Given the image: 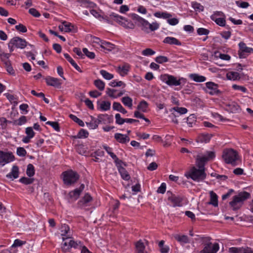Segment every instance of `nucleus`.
I'll return each mask as SVG.
<instances>
[{"label":"nucleus","mask_w":253,"mask_h":253,"mask_svg":"<svg viewBox=\"0 0 253 253\" xmlns=\"http://www.w3.org/2000/svg\"><path fill=\"white\" fill-rule=\"evenodd\" d=\"M44 80L48 85L52 86L57 88H59L62 84L59 79L51 76L46 77L44 78Z\"/></svg>","instance_id":"obj_17"},{"label":"nucleus","mask_w":253,"mask_h":253,"mask_svg":"<svg viewBox=\"0 0 253 253\" xmlns=\"http://www.w3.org/2000/svg\"><path fill=\"white\" fill-rule=\"evenodd\" d=\"M135 247L137 253H144L145 246L141 241H138L135 244Z\"/></svg>","instance_id":"obj_45"},{"label":"nucleus","mask_w":253,"mask_h":253,"mask_svg":"<svg viewBox=\"0 0 253 253\" xmlns=\"http://www.w3.org/2000/svg\"><path fill=\"white\" fill-rule=\"evenodd\" d=\"M113 109L114 110H117L123 114L127 113V111L122 106L121 103L117 102H114L113 104Z\"/></svg>","instance_id":"obj_34"},{"label":"nucleus","mask_w":253,"mask_h":253,"mask_svg":"<svg viewBox=\"0 0 253 253\" xmlns=\"http://www.w3.org/2000/svg\"><path fill=\"white\" fill-rule=\"evenodd\" d=\"M189 77L196 82H204L206 80V78L205 76L199 75L197 74H190Z\"/></svg>","instance_id":"obj_29"},{"label":"nucleus","mask_w":253,"mask_h":253,"mask_svg":"<svg viewBox=\"0 0 253 253\" xmlns=\"http://www.w3.org/2000/svg\"><path fill=\"white\" fill-rule=\"evenodd\" d=\"M27 42L19 37H16L10 40V44H13L18 48H24L27 46Z\"/></svg>","instance_id":"obj_16"},{"label":"nucleus","mask_w":253,"mask_h":253,"mask_svg":"<svg viewBox=\"0 0 253 253\" xmlns=\"http://www.w3.org/2000/svg\"><path fill=\"white\" fill-rule=\"evenodd\" d=\"M92 200L91 196L86 193L78 203L79 207L83 208L89 206V203Z\"/></svg>","instance_id":"obj_18"},{"label":"nucleus","mask_w":253,"mask_h":253,"mask_svg":"<svg viewBox=\"0 0 253 253\" xmlns=\"http://www.w3.org/2000/svg\"><path fill=\"white\" fill-rule=\"evenodd\" d=\"M6 177L11 179H16L19 176V168L17 166H13L11 172L6 175Z\"/></svg>","instance_id":"obj_22"},{"label":"nucleus","mask_w":253,"mask_h":253,"mask_svg":"<svg viewBox=\"0 0 253 253\" xmlns=\"http://www.w3.org/2000/svg\"><path fill=\"white\" fill-rule=\"evenodd\" d=\"M10 55V54L9 53H6L3 52H0V60L4 64V66L7 65V64L11 63V62L9 59Z\"/></svg>","instance_id":"obj_30"},{"label":"nucleus","mask_w":253,"mask_h":253,"mask_svg":"<svg viewBox=\"0 0 253 253\" xmlns=\"http://www.w3.org/2000/svg\"><path fill=\"white\" fill-rule=\"evenodd\" d=\"M64 56L78 71L82 72L80 67L68 53H64Z\"/></svg>","instance_id":"obj_33"},{"label":"nucleus","mask_w":253,"mask_h":253,"mask_svg":"<svg viewBox=\"0 0 253 253\" xmlns=\"http://www.w3.org/2000/svg\"><path fill=\"white\" fill-rule=\"evenodd\" d=\"M155 52L152 49L148 48L142 51V55L144 56H150L154 54Z\"/></svg>","instance_id":"obj_62"},{"label":"nucleus","mask_w":253,"mask_h":253,"mask_svg":"<svg viewBox=\"0 0 253 253\" xmlns=\"http://www.w3.org/2000/svg\"><path fill=\"white\" fill-rule=\"evenodd\" d=\"M14 156L11 152H5L0 150V166L3 167L14 160Z\"/></svg>","instance_id":"obj_9"},{"label":"nucleus","mask_w":253,"mask_h":253,"mask_svg":"<svg viewBox=\"0 0 253 253\" xmlns=\"http://www.w3.org/2000/svg\"><path fill=\"white\" fill-rule=\"evenodd\" d=\"M113 18H115L116 22L126 29H133L135 27L134 24L131 21L126 20L123 16L113 15Z\"/></svg>","instance_id":"obj_12"},{"label":"nucleus","mask_w":253,"mask_h":253,"mask_svg":"<svg viewBox=\"0 0 253 253\" xmlns=\"http://www.w3.org/2000/svg\"><path fill=\"white\" fill-rule=\"evenodd\" d=\"M110 118L107 114H100L97 119L99 124L101 123L105 124L106 122H110Z\"/></svg>","instance_id":"obj_37"},{"label":"nucleus","mask_w":253,"mask_h":253,"mask_svg":"<svg viewBox=\"0 0 253 253\" xmlns=\"http://www.w3.org/2000/svg\"><path fill=\"white\" fill-rule=\"evenodd\" d=\"M222 158L225 162L233 166L237 165V161L239 157L237 152L232 149L224 150L222 154Z\"/></svg>","instance_id":"obj_4"},{"label":"nucleus","mask_w":253,"mask_h":253,"mask_svg":"<svg viewBox=\"0 0 253 253\" xmlns=\"http://www.w3.org/2000/svg\"><path fill=\"white\" fill-rule=\"evenodd\" d=\"M84 53L88 58L90 59H94L95 58V54L93 52H90L86 48H84L83 49Z\"/></svg>","instance_id":"obj_57"},{"label":"nucleus","mask_w":253,"mask_h":253,"mask_svg":"<svg viewBox=\"0 0 253 253\" xmlns=\"http://www.w3.org/2000/svg\"><path fill=\"white\" fill-rule=\"evenodd\" d=\"M219 250V245L217 243L212 244L208 243L205 245L203 250L200 253H216Z\"/></svg>","instance_id":"obj_13"},{"label":"nucleus","mask_w":253,"mask_h":253,"mask_svg":"<svg viewBox=\"0 0 253 253\" xmlns=\"http://www.w3.org/2000/svg\"><path fill=\"white\" fill-rule=\"evenodd\" d=\"M172 110H174L179 115L185 114L187 112V109L184 107H174L171 109V111Z\"/></svg>","instance_id":"obj_47"},{"label":"nucleus","mask_w":253,"mask_h":253,"mask_svg":"<svg viewBox=\"0 0 253 253\" xmlns=\"http://www.w3.org/2000/svg\"><path fill=\"white\" fill-rule=\"evenodd\" d=\"M211 18L219 26L224 27L226 26V20L223 18H216L215 17V14H212L211 16Z\"/></svg>","instance_id":"obj_27"},{"label":"nucleus","mask_w":253,"mask_h":253,"mask_svg":"<svg viewBox=\"0 0 253 253\" xmlns=\"http://www.w3.org/2000/svg\"><path fill=\"white\" fill-rule=\"evenodd\" d=\"M229 110L232 113L238 112L240 110V106L235 102H232L227 105Z\"/></svg>","instance_id":"obj_32"},{"label":"nucleus","mask_w":253,"mask_h":253,"mask_svg":"<svg viewBox=\"0 0 253 253\" xmlns=\"http://www.w3.org/2000/svg\"><path fill=\"white\" fill-rule=\"evenodd\" d=\"M115 119L117 124L121 125L125 123V119L122 118L120 114L118 113L115 115Z\"/></svg>","instance_id":"obj_58"},{"label":"nucleus","mask_w":253,"mask_h":253,"mask_svg":"<svg viewBox=\"0 0 253 253\" xmlns=\"http://www.w3.org/2000/svg\"><path fill=\"white\" fill-rule=\"evenodd\" d=\"M160 79L169 86H178L186 82V80L183 78L177 80L176 77L169 74L161 75Z\"/></svg>","instance_id":"obj_5"},{"label":"nucleus","mask_w":253,"mask_h":253,"mask_svg":"<svg viewBox=\"0 0 253 253\" xmlns=\"http://www.w3.org/2000/svg\"><path fill=\"white\" fill-rule=\"evenodd\" d=\"M109 85L112 87L123 86L125 87L126 84L122 81H116L114 80L109 83Z\"/></svg>","instance_id":"obj_51"},{"label":"nucleus","mask_w":253,"mask_h":253,"mask_svg":"<svg viewBox=\"0 0 253 253\" xmlns=\"http://www.w3.org/2000/svg\"><path fill=\"white\" fill-rule=\"evenodd\" d=\"M174 238L182 245L190 243V239L186 235L176 234L174 236Z\"/></svg>","instance_id":"obj_21"},{"label":"nucleus","mask_w":253,"mask_h":253,"mask_svg":"<svg viewBox=\"0 0 253 253\" xmlns=\"http://www.w3.org/2000/svg\"><path fill=\"white\" fill-rule=\"evenodd\" d=\"M86 125L89 129H94L98 127L99 123L97 119H95L94 117L91 116L90 122H86Z\"/></svg>","instance_id":"obj_25"},{"label":"nucleus","mask_w":253,"mask_h":253,"mask_svg":"<svg viewBox=\"0 0 253 253\" xmlns=\"http://www.w3.org/2000/svg\"><path fill=\"white\" fill-rule=\"evenodd\" d=\"M100 74L106 80H110L114 78V75L110 74L104 70L100 71Z\"/></svg>","instance_id":"obj_48"},{"label":"nucleus","mask_w":253,"mask_h":253,"mask_svg":"<svg viewBox=\"0 0 253 253\" xmlns=\"http://www.w3.org/2000/svg\"><path fill=\"white\" fill-rule=\"evenodd\" d=\"M100 46L102 48L108 51H111L115 47L114 44L105 41H100Z\"/></svg>","instance_id":"obj_28"},{"label":"nucleus","mask_w":253,"mask_h":253,"mask_svg":"<svg viewBox=\"0 0 253 253\" xmlns=\"http://www.w3.org/2000/svg\"><path fill=\"white\" fill-rule=\"evenodd\" d=\"M250 197L251 194L249 193L246 191L241 192L233 197L232 200L229 202V205L233 210H238L241 208L244 202Z\"/></svg>","instance_id":"obj_3"},{"label":"nucleus","mask_w":253,"mask_h":253,"mask_svg":"<svg viewBox=\"0 0 253 253\" xmlns=\"http://www.w3.org/2000/svg\"><path fill=\"white\" fill-rule=\"evenodd\" d=\"M187 179H191L194 181L200 182L205 180L207 177L206 169L200 166H192L184 173Z\"/></svg>","instance_id":"obj_1"},{"label":"nucleus","mask_w":253,"mask_h":253,"mask_svg":"<svg viewBox=\"0 0 253 253\" xmlns=\"http://www.w3.org/2000/svg\"><path fill=\"white\" fill-rule=\"evenodd\" d=\"M27 122L26 117L25 116H21L17 120H15L14 121V124L18 125L21 126L24 124H25Z\"/></svg>","instance_id":"obj_52"},{"label":"nucleus","mask_w":253,"mask_h":253,"mask_svg":"<svg viewBox=\"0 0 253 253\" xmlns=\"http://www.w3.org/2000/svg\"><path fill=\"white\" fill-rule=\"evenodd\" d=\"M46 124L51 126L56 131H60V127L59 124L57 122L48 121L46 123Z\"/></svg>","instance_id":"obj_59"},{"label":"nucleus","mask_w":253,"mask_h":253,"mask_svg":"<svg viewBox=\"0 0 253 253\" xmlns=\"http://www.w3.org/2000/svg\"><path fill=\"white\" fill-rule=\"evenodd\" d=\"M165 43L170 45H181V42L177 39L172 37H167L164 39L163 42Z\"/></svg>","instance_id":"obj_23"},{"label":"nucleus","mask_w":253,"mask_h":253,"mask_svg":"<svg viewBox=\"0 0 253 253\" xmlns=\"http://www.w3.org/2000/svg\"><path fill=\"white\" fill-rule=\"evenodd\" d=\"M192 7L196 10L198 11H202L204 10V7L200 3L197 2L192 3Z\"/></svg>","instance_id":"obj_55"},{"label":"nucleus","mask_w":253,"mask_h":253,"mask_svg":"<svg viewBox=\"0 0 253 253\" xmlns=\"http://www.w3.org/2000/svg\"><path fill=\"white\" fill-rule=\"evenodd\" d=\"M15 29L20 32L26 33L27 31V28L22 24H19L15 26Z\"/></svg>","instance_id":"obj_63"},{"label":"nucleus","mask_w":253,"mask_h":253,"mask_svg":"<svg viewBox=\"0 0 253 253\" xmlns=\"http://www.w3.org/2000/svg\"><path fill=\"white\" fill-rule=\"evenodd\" d=\"M148 103L145 100L141 101L137 105V109L142 112H146L148 108Z\"/></svg>","instance_id":"obj_31"},{"label":"nucleus","mask_w":253,"mask_h":253,"mask_svg":"<svg viewBox=\"0 0 253 253\" xmlns=\"http://www.w3.org/2000/svg\"><path fill=\"white\" fill-rule=\"evenodd\" d=\"M94 85L100 91H102L105 88V83L101 80L98 79L94 81Z\"/></svg>","instance_id":"obj_41"},{"label":"nucleus","mask_w":253,"mask_h":253,"mask_svg":"<svg viewBox=\"0 0 253 253\" xmlns=\"http://www.w3.org/2000/svg\"><path fill=\"white\" fill-rule=\"evenodd\" d=\"M89 135L88 132L84 129H81L78 133L76 136H74L75 138H85L88 137Z\"/></svg>","instance_id":"obj_39"},{"label":"nucleus","mask_w":253,"mask_h":253,"mask_svg":"<svg viewBox=\"0 0 253 253\" xmlns=\"http://www.w3.org/2000/svg\"><path fill=\"white\" fill-rule=\"evenodd\" d=\"M155 60L159 64H163L169 61V59L165 56H159L155 58Z\"/></svg>","instance_id":"obj_53"},{"label":"nucleus","mask_w":253,"mask_h":253,"mask_svg":"<svg viewBox=\"0 0 253 253\" xmlns=\"http://www.w3.org/2000/svg\"><path fill=\"white\" fill-rule=\"evenodd\" d=\"M154 16L158 18H163L164 19H167L171 17V15L166 12H157L154 14Z\"/></svg>","instance_id":"obj_43"},{"label":"nucleus","mask_w":253,"mask_h":253,"mask_svg":"<svg viewBox=\"0 0 253 253\" xmlns=\"http://www.w3.org/2000/svg\"><path fill=\"white\" fill-rule=\"evenodd\" d=\"M79 247H82L81 242L74 241L72 237V239L63 241L61 248L63 252L66 253L70 252L72 248L77 249Z\"/></svg>","instance_id":"obj_8"},{"label":"nucleus","mask_w":253,"mask_h":253,"mask_svg":"<svg viewBox=\"0 0 253 253\" xmlns=\"http://www.w3.org/2000/svg\"><path fill=\"white\" fill-rule=\"evenodd\" d=\"M62 175L63 181L66 185H71L76 182L79 178V174L72 170L64 171Z\"/></svg>","instance_id":"obj_7"},{"label":"nucleus","mask_w":253,"mask_h":253,"mask_svg":"<svg viewBox=\"0 0 253 253\" xmlns=\"http://www.w3.org/2000/svg\"><path fill=\"white\" fill-rule=\"evenodd\" d=\"M25 133L27 134V136H29V137L32 138L34 137L35 133L33 131V129L32 127H28L26 128Z\"/></svg>","instance_id":"obj_60"},{"label":"nucleus","mask_w":253,"mask_h":253,"mask_svg":"<svg viewBox=\"0 0 253 253\" xmlns=\"http://www.w3.org/2000/svg\"><path fill=\"white\" fill-rule=\"evenodd\" d=\"M111 107V103L109 101H102L99 104L100 109L102 111H108L110 110Z\"/></svg>","instance_id":"obj_40"},{"label":"nucleus","mask_w":253,"mask_h":253,"mask_svg":"<svg viewBox=\"0 0 253 253\" xmlns=\"http://www.w3.org/2000/svg\"><path fill=\"white\" fill-rule=\"evenodd\" d=\"M35 172V168L34 166L31 164H28L26 170L27 175L29 177H32L34 175Z\"/></svg>","instance_id":"obj_44"},{"label":"nucleus","mask_w":253,"mask_h":253,"mask_svg":"<svg viewBox=\"0 0 253 253\" xmlns=\"http://www.w3.org/2000/svg\"><path fill=\"white\" fill-rule=\"evenodd\" d=\"M209 33V30L205 28H200L197 29V33L199 35H207Z\"/></svg>","instance_id":"obj_64"},{"label":"nucleus","mask_w":253,"mask_h":253,"mask_svg":"<svg viewBox=\"0 0 253 253\" xmlns=\"http://www.w3.org/2000/svg\"><path fill=\"white\" fill-rule=\"evenodd\" d=\"M118 171L121 174L122 178L125 180H128L130 176L126 170L122 166L119 167Z\"/></svg>","instance_id":"obj_26"},{"label":"nucleus","mask_w":253,"mask_h":253,"mask_svg":"<svg viewBox=\"0 0 253 253\" xmlns=\"http://www.w3.org/2000/svg\"><path fill=\"white\" fill-rule=\"evenodd\" d=\"M129 67L128 64H125L122 66H119L116 70L122 77L126 75L129 71Z\"/></svg>","instance_id":"obj_24"},{"label":"nucleus","mask_w":253,"mask_h":253,"mask_svg":"<svg viewBox=\"0 0 253 253\" xmlns=\"http://www.w3.org/2000/svg\"><path fill=\"white\" fill-rule=\"evenodd\" d=\"M206 88H204L205 91L211 95H219L221 91L218 89V85L213 82H209L206 83Z\"/></svg>","instance_id":"obj_10"},{"label":"nucleus","mask_w":253,"mask_h":253,"mask_svg":"<svg viewBox=\"0 0 253 253\" xmlns=\"http://www.w3.org/2000/svg\"><path fill=\"white\" fill-rule=\"evenodd\" d=\"M33 179L26 177H23L21 178L19 180V181L23 184L28 185L31 184L33 182Z\"/></svg>","instance_id":"obj_56"},{"label":"nucleus","mask_w":253,"mask_h":253,"mask_svg":"<svg viewBox=\"0 0 253 253\" xmlns=\"http://www.w3.org/2000/svg\"><path fill=\"white\" fill-rule=\"evenodd\" d=\"M210 202L209 204L213 205L214 207H217L218 206V200L217 195L213 191L210 192Z\"/></svg>","instance_id":"obj_35"},{"label":"nucleus","mask_w":253,"mask_h":253,"mask_svg":"<svg viewBox=\"0 0 253 253\" xmlns=\"http://www.w3.org/2000/svg\"><path fill=\"white\" fill-rule=\"evenodd\" d=\"M227 78L229 80L234 81L239 79L240 77L239 74L238 72H231L227 74Z\"/></svg>","instance_id":"obj_42"},{"label":"nucleus","mask_w":253,"mask_h":253,"mask_svg":"<svg viewBox=\"0 0 253 253\" xmlns=\"http://www.w3.org/2000/svg\"><path fill=\"white\" fill-rule=\"evenodd\" d=\"M61 235L62 237V240L65 239H72V234L69 226L66 224H62L60 228Z\"/></svg>","instance_id":"obj_15"},{"label":"nucleus","mask_w":253,"mask_h":253,"mask_svg":"<svg viewBox=\"0 0 253 253\" xmlns=\"http://www.w3.org/2000/svg\"><path fill=\"white\" fill-rule=\"evenodd\" d=\"M215 157L213 151H207L202 155H198L196 159V165L203 168H205L206 164L209 161L213 160Z\"/></svg>","instance_id":"obj_6"},{"label":"nucleus","mask_w":253,"mask_h":253,"mask_svg":"<svg viewBox=\"0 0 253 253\" xmlns=\"http://www.w3.org/2000/svg\"><path fill=\"white\" fill-rule=\"evenodd\" d=\"M230 253H253V250L250 248H236L232 247L229 248Z\"/></svg>","instance_id":"obj_19"},{"label":"nucleus","mask_w":253,"mask_h":253,"mask_svg":"<svg viewBox=\"0 0 253 253\" xmlns=\"http://www.w3.org/2000/svg\"><path fill=\"white\" fill-rule=\"evenodd\" d=\"M115 139L119 143L126 144L129 142V137L127 135L116 133L114 135Z\"/></svg>","instance_id":"obj_20"},{"label":"nucleus","mask_w":253,"mask_h":253,"mask_svg":"<svg viewBox=\"0 0 253 253\" xmlns=\"http://www.w3.org/2000/svg\"><path fill=\"white\" fill-rule=\"evenodd\" d=\"M17 155L20 157H24L27 154L26 150L23 147H18L16 151Z\"/></svg>","instance_id":"obj_61"},{"label":"nucleus","mask_w":253,"mask_h":253,"mask_svg":"<svg viewBox=\"0 0 253 253\" xmlns=\"http://www.w3.org/2000/svg\"><path fill=\"white\" fill-rule=\"evenodd\" d=\"M239 46L240 48L239 55L240 58H245L247 54L253 51V48L247 47L244 42H240L239 43Z\"/></svg>","instance_id":"obj_14"},{"label":"nucleus","mask_w":253,"mask_h":253,"mask_svg":"<svg viewBox=\"0 0 253 253\" xmlns=\"http://www.w3.org/2000/svg\"><path fill=\"white\" fill-rule=\"evenodd\" d=\"M81 193L79 191V190L76 189L69 193V196L71 198H72L74 200H76L79 197Z\"/></svg>","instance_id":"obj_49"},{"label":"nucleus","mask_w":253,"mask_h":253,"mask_svg":"<svg viewBox=\"0 0 253 253\" xmlns=\"http://www.w3.org/2000/svg\"><path fill=\"white\" fill-rule=\"evenodd\" d=\"M132 19L138 22V26L141 27V30L146 33L154 31L158 29L160 27L159 24L157 22L149 23L147 20L136 14L132 15Z\"/></svg>","instance_id":"obj_2"},{"label":"nucleus","mask_w":253,"mask_h":253,"mask_svg":"<svg viewBox=\"0 0 253 253\" xmlns=\"http://www.w3.org/2000/svg\"><path fill=\"white\" fill-rule=\"evenodd\" d=\"M167 194L168 201L172 204L173 207H181L182 206L183 198L181 196L173 194L169 191L167 192Z\"/></svg>","instance_id":"obj_11"},{"label":"nucleus","mask_w":253,"mask_h":253,"mask_svg":"<svg viewBox=\"0 0 253 253\" xmlns=\"http://www.w3.org/2000/svg\"><path fill=\"white\" fill-rule=\"evenodd\" d=\"M196 118L194 114L190 115L187 119V123L189 127H192L195 124Z\"/></svg>","instance_id":"obj_46"},{"label":"nucleus","mask_w":253,"mask_h":253,"mask_svg":"<svg viewBox=\"0 0 253 253\" xmlns=\"http://www.w3.org/2000/svg\"><path fill=\"white\" fill-rule=\"evenodd\" d=\"M74 26L71 23H67L66 22L63 23V25L59 26V28L61 31H64L65 32H70L72 30Z\"/></svg>","instance_id":"obj_36"},{"label":"nucleus","mask_w":253,"mask_h":253,"mask_svg":"<svg viewBox=\"0 0 253 253\" xmlns=\"http://www.w3.org/2000/svg\"><path fill=\"white\" fill-rule=\"evenodd\" d=\"M69 117L70 119H71L75 122L77 123L80 126H84V122L78 118L76 116L73 114H70Z\"/></svg>","instance_id":"obj_50"},{"label":"nucleus","mask_w":253,"mask_h":253,"mask_svg":"<svg viewBox=\"0 0 253 253\" xmlns=\"http://www.w3.org/2000/svg\"><path fill=\"white\" fill-rule=\"evenodd\" d=\"M121 101L125 106L130 109L132 108V99L130 97L128 96L124 97L121 99Z\"/></svg>","instance_id":"obj_38"},{"label":"nucleus","mask_w":253,"mask_h":253,"mask_svg":"<svg viewBox=\"0 0 253 253\" xmlns=\"http://www.w3.org/2000/svg\"><path fill=\"white\" fill-rule=\"evenodd\" d=\"M113 16H119V15H118L116 13H112L110 14L109 16H106L105 19L108 23L110 24H113V21L116 22V20L115 19V18H113Z\"/></svg>","instance_id":"obj_54"}]
</instances>
